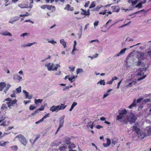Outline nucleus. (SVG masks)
I'll use <instances>...</instances> for the list:
<instances>
[{
  "instance_id": "nucleus-1",
  "label": "nucleus",
  "mask_w": 151,
  "mask_h": 151,
  "mask_svg": "<svg viewBox=\"0 0 151 151\" xmlns=\"http://www.w3.org/2000/svg\"><path fill=\"white\" fill-rule=\"evenodd\" d=\"M133 130L135 131L138 134V137L139 138L142 139L146 136V134L144 132H141L140 129L138 128L136 126V124L133 126Z\"/></svg>"
},
{
  "instance_id": "nucleus-2",
  "label": "nucleus",
  "mask_w": 151,
  "mask_h": 151,
  "mask_svg": "<svg viewBox=\"0 0 151 151\" xmlns=\"http://www.w3.org/2000/svg\"><path fill=\"white\" fill-rule=\"evenodd\" d=\"M118 112L119 115L117 116L116 120H119L120 121H124V115L127 113V111L124 109V110H119Z\"/></svg>"
},
{
  "instance_id": "nucleus-3",
  "label": "nucleus",
  "mask_w": 151,
  "mask_h": 151,
  "mask_svg": "<svg viewBox=\"0 0 151 151\" xmlns=\"http://www.w3.org/2000/svg\"><path fill=\"white\" fill-rule=\"evenodd\" d=\"M66 106L62 104L57 106L53 105L50 108V110L53 112L55 111L57 112L60 110L64 109L66 107Z\"/></svg>"
},
{
  "instance_id": "nucleus-4",
  "label": "nucleus",
  "mask_w": 151,
  "mask_h": 151,
  "mask_svg": "<svg viewBox=\"0 0 151 151\" xmlns=\"http://www.w3.org/2000/svg\"><path fill=\"white\" fill-rule=\"evenodd\" d=\"M136 119L137 118L135 116L134 114L133 113L131 112L129 113V115L127 117V119H124V121H127L131 123H132L135 122Z\"/></svg>"
},
{
  "instance_id": "nucleus-5",
  "label": "nucleus",
  "mask_w": 151,
  "mask_h": 151,
  "mask_svg": "<svg viewBox=\"0 0 151 151\" xmlns=\"http://www.w3.org/2000/svg\"><path fill=\"white\" fill-rule=\"evenodd\" d=\"M15 138H18L20 142L24 146L27 144V141L24 136L22 134H19Z\"/></svg>"
},
{
  "instance_id": "nucleus-6",
  "label": "nucleus",
  "mask_w": 151,
  "mask_h": 151,
  "mask_svg": "<svg viewBox=\"0 0 151 151\" xmlns=\"http://www.w3.org/2000/svg\"><path fill=\"white\" fill-rule=\"evenodd\" d=\"M17 100L14 99L13 100H12L10 102H8L6 103V104L8 105V107L9 109L12 108V107L14 106V104L17 103Z\"/></svg>"
},
{
  "instance_id": "nucleus-7",
  "label": "nucleus",
  "mask_w": 151,
  "mask_h": 151,
  "mask_svg": "<svg viewBox=\"0 0 151 151\" xmlns=\"http://www.w3.org/2000/svg\"><path fill=\"white\" fill-rule=\"evenodd\" d=\"M144 68H140L137 70V76H142L144 75L145 72L146 70H144Z\"/></svg>"
},
{
  "instance_id": "nucleus-8",
  "label": "nucleus",
  "mask_w": 151,
  "mask_h": 151,
  "mask_svg": "<svg viewBox=\"0 0 151 151\" xmlns=\"http://www.w3.org/2000/svg\"><path fill=\"white\" fill-rule=\"evenodd\" d=\"M54 65H55L53 63H52L51 64L50 63H48L45 65V66L47 67V70L49 71L55 70H53L54 68H53Z\"/></svg>"
},
{
  "instance_id": "nucleus-9",
  "label": "nucleus",
  "mask_w": 151,
  "mask_h": 151,
  "mask_svg": "<svg viewBox=\"0 0 151 151\" xmlns=\"http://www.w3.org/2000/svg\"><path fill=\"white\" fill-rule=\"evenodd\" d=\"M136 56L138 60H144V53L142 52H138Z\"/></svg>"
},
{
  "instance_id": "nucleus-10",
  "label": "nucleus",
  "mask_w": 151,
  "mask_h": 151,
  "mask_svg": "<svg viewBox=\"0 0 151 151\" xmlns=\"http://www.w3.org/2000/svg\"><path fill=\"white\" fill-rule=\"evenodd\" d=\"M65 117V115H63L62 117H60L59 119V125L58 127V129H60L63 126L64 123V119Z\"/></svg>"
},
{
  "instance_id": "nucleus-11",
  "label": "nucleus",
  "mask_w": 151,
  "mask_h": 151,
  "mask_svg": "<svg viewBox=\"0 0 151 151\" xmlns=\"http://www.w3.org/2000/svg\"><path fill=\"white\" fill-rule=\"evenodd\" d=\"M141 60H138V61L135 62V63H137L136 65L142 67H143L145 65V63L144 62L142 61Z\"/></svg>"
},
{
  "instance_id": "nucleus-12",
  "label": "nucleus",
  "mask_w": 151,
  "mask_h": 151,
  "mask_svg": "<svg viewBox=\"0 0 151 151\" xmlns=\"http://www.w3.org/2000/svg\"><path fill=\"white\" fill-rule=\"evenodd\" d=\"M81 10L82 11V12L81 13V14H83L85 15H89L90 14V10L89 9L87 10V11H86L84 9H81Z\"/></svg>"
},
{
  "instance_id": "nucleus-13",
  "label": "nucleus",
  "mask_w": 151,
  "mask_h": 151,
  "mask_svg": "<svg viewBox=\"0 0 151 151\" xmlns=\"http://www.w3.org/2000/svg\"><path fill=\"white\" fill-rule=\"evenodd\" d=\"M13 78L14 80H17L19 82H20L22 79V78L18 74H15Z\"/></svg>"
},
{
  "instance_id": "nucleus-14",
  "label": "nucleus",
  "mask_w": 151,
  "mask_h": 151,
  "mask_svg": "<svg viewBox=\"0 0 151 151\" xmlns=\"http://www.w3.org/2000/svg\"><path fill=\"white\" fill-rule=\"evenodd\" d=\"M127 50L126 48H124L122 50L120 51L118 54H115L114 55V57H119L122 54L125 52V51Z\"/></svg>"
},
{
  "instance_id": "nucleus-15",
  "label": "nucleus",
  "mask_w": 151,
  "mask_h": 151,
  "mask_svg": "<svg viewBox=\"0 0 151 151\" xmlns=\"http://www.w3.org/2000/svg\"><path fill=\"white\" fill-rule=\"evenodd\" d=\"M6 86V84L4 82L0 83V91H2L4 88Z\"/></svg>"
},
{
  "instance_id": "nucleus-16",
  "label": "nucleus",
  "mask_w": 151,
  "mask_h": 151,
  "mask_svg": "<svg viewBox=\"0 0 151 151\" xmlns=\"http://www.w3.org/2000/svg\"><path fill=\"white\" fill-rule=\"evenodd\" d=\"M23 92L25 94L26 98L29 99H31L32 98V96L31 95L29 96L28 93L25 90H23Z\"/></svg>"
},
{
  "instance_id": "nucleus-17",
  "label": "nucleus",
  "mask_w": 151,
  "mask_h": 151,
  "mask_svg": "<svg viewBox=\"0 0 151 151\" xmlns=\"http://www.w3.org/2000/svg\"><path fill=\"white\" fill-rule=\"evenodd\" d=\"M112 9L113 10V12H119L120 8L117 6H113L111 7Z\"/></svg>"
},
{
  "instance_id": "nucleus-18",
  "label": "nucleus",
  "mask_w": 151,
  "mask_h": 151,
  "mask_svg": "<svg viewBox=\"0 0 151 151\" xmlns=\"http://www.w3.org/2000/svg\"><path fill=\"white\" fill-rule=\"evenodd\" d=\"M21 92V87L19 86L18 88H17L15 90L12 91V92L15 93L16 94H18Z\"/></svg>"
},
{
  "instance_id": "nucleus-19",
  "label": "nucleus",
  "mask_w": 151,
  "mask_h": 151,
  "mask_svg": "<svg viewBox=\"0 0 151 151\" xmlns=\"http://www.w3.org/2000/svg\"><path fill=\"white\" fill-rule=\"evenodd\" d=\"M137 105L136 99L134 100L133 103L129 106V108L132 109L133 107H134Z\"/></svg>"
},
{
  "instance_id": "nucleus-20",
  "label": "nucleus",
  "mask_w": 151,
  "mask_h": 151,
  "mask_svg": "<svg viewBox=\"0 0 151 151\" xmlns=\"http://www.w3.org/2000/svg\"><path fill=\"white\" fill-rule=\"evenodd\" d=\"M1 34L2 35H5V36L8 35V36H12V35L9 32H8L7 31H6L3 32Z\"/></svg>"
},
{
  "instance_id": "nucleus-21",
  "label": "nucleus",
  "mask_w": 151,
  "mask_h": 151,
  "mask_svg": "<svg viewBox=\"0 0 151 151\" xmlns=\"http://www.w3.org/2000/svg\"><path fill=\"white\" fill-rule=\"evenodd\" d=\"M60 43L63 46L64 48L66 47V42H64V40L62 39L60 40Z\"/></svg>"
},
{
  "instance_id": "nucleus-22",
  "label": "nucleus",
  "mask_w": 151,
  "mask_h": 151,
  "mask_svg": "<svg viewBox=\"0 0 151 151\" xmlns=\"http://www.w3.org/2000/svg\"><path fill=\"white\" fill-rule=\"evenodd\" d=\"M36 43V42H33L32 43H29L27 44H23V45H21V47H28V46H30L31 45H33Z\"/></svg>"
},
{
  "instance_id": "nucleus-23",
  "label": "nucleus",
  "mask_w": 151,
  "mask_h": 151,
  "mask_svg": "<svg viewBox=\"0 0 151 151\" xmlns=\"http://www.w3.org/2000/svg\"><path fill=\"white\" fill-rule=\"evenodd\" d=\"M65 143L68 145H69L70 144V138L69 137H67L65 138Z\"/></svg>"
},
{
  "instance_id": "nucleus-24",
  "label": "nucleus",
  "mask_w": 151,
  "mask_h": 151,
  "mask_svg": "<svg viewBox=\"0 0 151 151\" xmlns=\"http://www.w3.org/2000/svg\"><path fill=\"white\" fill-rule=\"evenodd\" d=\"M6 88L5 89L4 91V92L5 93H6V92L9 89V88L11 86V85H10L9 84H7L6 85Z\"/></svg>"
},
{
  "instance_id": "nucleus-25",
  "label": "nucleus",
  "mask_w": 151,
  "mask_h": 151,
  "mask_svg": "<svg viewBox=\"0 0 151 151\" xmlns=\"http://www.w3.org/2000/svg\"><path fill=\"white\" fill-rule=\"evenodd\" d=\"M42 99H35V100H34V102H35V103L36 104V105H37L38 103H41L42 101Z\"/></svg>"
},
{
  "instance_id": "nucleus-26",
  "label": "nucleus",
  "mask_w": 151,
  "mask_h": 151,
  "mask_svg": "<svg viewBox=\"0 0 151 151\" xmlns=\"http://www.w3.org/2000/svg\"><path fill=\"white\" fill-rule=\"evenodd\" d=\"M70 6L69 4H68L66 5L65 7L64 8V9H67L68 11H72L73 10V9H70Z\"/></svg>"
},
{
  "instance_id": "nucleus-27",
  "label": "nucleus",
  "mask_w": 151,
  "mask_h": 151,
  "mask_svg": "<svg viewBox=\"0 0 151 151\" xmlns=\"http://www.w3.org/2000/svg\"><path fill=\"white\" fill-rule=\"evenodd\" d=\"M46 8L49 10L51 9L52 8H54V11H55V6H52V5L49 6L48 5H47V7ZM53 11H54V10H52V12H53Z\"/></svg>"
},
{
  "instance_id": "nucleus-28",
  "label": "nucleus",
  "mask_w": 151,
  "mask_h": 151,
  "mask_svg": "<svg viewBox=\"0 0 151 151\" xmlns=\"http://www.w3.org/2000/svg\"><path fill=\"white\" fill-rule=\"evenodd\" d=\"M26 6H24V5L22 4H20L18 5V6L22 9L24 8H28L27 5H26Z\"/></svg>"
},
{
  "instance_id": "nucleus-29",
  "label": "nucleus",
  "mask_w": 151,
  "mask_h": 151,
  "mask_svg": "<svg viewBox=\"0 0 151 151\" xmlns=\"http://www.w3.org/2000/svg\"><path fill=\"white\" fill-rule=\"evenodd\" d=\"M84 71L83 70V69L82 68H78L76 70V73L77 74H78L79 73H83V72Z\"/></svg>"
},
{
  "instance_id": "nucleus-30",
  "label": "nucleus",
  "mask_w": 151,
  "mask_h": 151,
  "mask_svg": "<svg viewBox=\"0 0 151 151\" xmlns=\"http://www.w3.org/2000/svg\"><path fill=\"white\" fill-rule=\"evenodd\" d=\"M142 5L140 2H139L135 6L136 8L138 7L139 9L141 8L142 7Z\"/></svg>"
},
{
  "instance_id": "nucleus-31",
  "label": "nucleus",
  "mask_w": 151,
  "mask_h": 151,
  "mask_svg": "<svg viewBox=\"0 0 151 151\" xmlns=\"http://www.w3.org/2000/svg\"><path fill=\"white\" fill-rule=\"evenodd\" d=\"M117 142V139L116 138H114L112 139V143L115 145Z\"/></svg>"
},
{
  "instance_id": "nucleus-32",
  "label": "nucleus",
  "mask_w": 151,
  "mask_h": 151,
  "mask_svg": "<svg viewBox=\"0 0 151 151\" xmlns=\"http://www.w3.org/2000/svg\"><path fill=\"white\" fill-rule=\"evenodd\" d=\"M42 109H37L36 111H35V113L37 114L38 113L39 111L44 110V106H42Z\"/></svg>"
},
{
  "instance_id": "nucleus-33",
  "label": "nucleus",
  "mask_w": 151,
  "mask_h": 151,
  "mask_svg": "<svg viewBox=\"0 0 151 151\" xmlns=\"http://www.w3.org/2000/svg\"><path fill=\"white\" fill-rule=\"evenodd\" d=\"M75 77L74 76H73L71 77L68 78V79L69 81H70V83H72L73 81L72 80L75 78Z\"/></svg>"
},
{
  "instance_id": "nucleus-34",
  "label": "nucleus",
  "mask_w": 151,
  "mask_h": 151,
  "mask_svg": "<svg viewBox=\"0 0 151 151\" xmlns=\"http://www.w3.org/2000/svg\"><path fill=\"white\" fill-rule=\"evenodd\" d=\"M102 7L103 6L101 5L97 6L94 8V10L96 11H98L101 7Z\"/></svg>"
},
{
  "instance_id": "nucleus-35",
  "label": "nucleus",
  "mask_w": 151,
  "mask_h": 151,
  "mask_svg": "<svg viewBox=\"0 0 151 151\" xmlns=\"http://www.w3.org/2000/svg\"><path fill=\"white\" fill-rule=\"evenodd\" d=\"M96 6V5L95 4V2L94 1H93L91 5H90L89 8L91 9L93 8L94 7Z\"/></svg>"
},
{
  "instance_id": "nucleus-36",
  "label": "nucleus",
  "mask_w": 151,
  "mask_h": 151,
  "mask_svg": "<svg viewBox=\"0 0 151 151\" xmlns=\"http://www.w3.org/2000/svg\"><path fill=\"white\" fill-rule=\"evenodd\" d=\"M11 148L14 151H16L18 149V147L17 145H14L11 147Z\"/></svg>"
},
{
  "instance_id": "nucleus-37",
  "label": "nucleus",
  "mask_w": 151,
  "mask_h": 151,
  "mask_svg": "<svg viewBox=\"0 0 151 151\" xmlns=\"http://www.w3.org/2000/svg\"><path fill=\"white\" fill-rule=\"evenodd\" d=\"M8 108L6 106V105L5 104H2V106L1 107V109L4 110L5 109H7Z\"/></svg>"
},
{
  "instance_id": "nucleus-38",
  "label": "nucleus",
  "mask_w": 151,
  "mask_h": 151,
  "mask_svg": "<svg viewBox=\"0 0 151 151\" xmlns=\"http://www.w3.org/2000/svg\"><path fill=\"white\" fill-rule=\"evenodd\" d=\"M136 82H130L127 85V86L129 87H131L133 85H134L135 84Z\"/></svg>"
},
{
  "instance_id": "nucleus-39",
  "label": "nucleus",
  "mask_w": 151,
  "mask_h": 151,
  "mask_svg": "<svg viewBox=\"0 0 151 151\" xmlns=\"http://www.w3.org/2000/svg\"><path fill=\"white\" fill-rule=\"evenodd\" d=\"M75 147V145L74 144H71L68 146V147L70 149L74 148Z\"/></svg>"
},
{
  "instance_id": "nucleus-40",
  "label": "nucleus",
  "mask_w": 151,
  "mask_h": 151,
  "mask_svg": "<svg viewBox=\"0 0 151 151\" xmlns=\"http://www.w3.org/2000/svg\"><path fill=\"white\" fill-rule=\"evenodd\" d=\"M66 147L65 146H63L59 147V150L60 151H63L65 149Z\"/></svg>"
},
{
  "instance_id": "nucleus-41",
  "label": "nucleus",
  "mask_w": 151,
  "mask_h": 151,
  "mask_svg": "<svg viewBox=\"0 0 151 151\" xmlns=\"http://www.w3.org/2000/svg\"><path fill=\"white\" fill-rule=\"evenodd\" d=\"M60 66L59 64H56L55 65V67L53 68V70H55V71H57L58 67H60Z\"/></svg>"
},
{
  "instance_id": "nucleus-42",
  "label": "nucleus",
  "mask_w": 151,
  "mask_h": 151,
  "mask_svg": "<svg viewBox=\"0 0 151 151\" xmlns=\"http://www.w3.org/2000/svg\"><path fill=\"white\" fill-rule=\"evenodd\" d=\"M29 15V14L27 12H26V14H20L19 16L21 17H24L25 16H28Z\"/></svg>"
},
{
  "instance_id": "nucleus-43",
  "label": "nucleus",
  "mask_w": 151,
  "mask_h": 151,
  "mask_svg": "<svg viewBox=\"0 0 151 151\" xmlns=\"http://www.w3.org/2000/svg\"><path fill=\"white\" fill-rule=\"evenodd\" d=\"M139 0H135L134 1L133 0V2H132V6H134L136 4Z\"/></svg>"
},
{
  "instance_id": "nucleus-44",
  "label": "nucleus",
  "mask_w": 151,
  "mask_h": 151,
  "mask_svg": "<svg viewBox=\"0 0 151 151\" xmlns=\"http://www.w3.org/2000/svg\"><path fill=\"white\" fill-rule=\"evenodd\" d=\"M50 114L48 113L45 115L42 118L44 120V119H46L48 117H49Z\"/></svg>"
},
{
  "instance_id": "nucleus-45",
  "label": "nucleus",
  "mask_w": 151,
  "mask_h": 151,
  "mask_svg": "<svg viewBox=\"0 0 151 151\" xmlns=\"http://www.w3.org/2000/svg\"><path fill=\"white\" fill-rule=\"evenodd\" d=\"M36 108V106H34L33 105H31L29 106V109L31 110H32Z\"/></svg>"
},
{
  "instance_id": "nucleus-46",
  "label": "nucleus",
  "mask_w": 151,
  "mask_h": 151,
  "mask_svg": "<svg viewBox=\"0 0 151 151\" xmlns=\"http://www.w3.org/2000/svg\"><path fill=\"white\" fill-rule=\"evenodd\" d=\"M112 21V20L111 19H109L105 24V25L104 26V27H107V26L108 25V24L110 23Z\"/></svg>"
},
{
  "instance_id": "nucleus-47",
  "label": "nucleus",
  "mask_w": 151,
  "mask_h": 151,
  "mask_svg": "<svg viewBox=\"0 0 151 151\" xmlns=\"http://www.w3.org/2000/svg\"><path fill=\"white\" fill-rule=\"evenodd\" d=\"M106 143L107 144V145H108L109 146L111 144V140L110 139H109V138L107 139Z\"/></svg>"
},
{
  "instance_id": "nucleus-48",
  "label": "nucleus",
  "mask_w": 151,
  "mask_h": 151,
  "mask_svg": "<svg viewBox=\"0 0 151 151\" xmlns=\"http://www.w3.org/2000/svg\"><path fill=\"white\" fill-rule=\"evenodd\" d=\"M6 121H4L0 125L1 126H7L9 125V124H6Z\"/></svg>"
},
{
  "instance_id": "nucleus-49",
  "label": "nucleus",
  "mask_w": 151,
  "mask_h": 151,
  "mask_svg": "<svg viewBox=\"0 0 151 151\" xmlns=\"http://www.w3.org/2000/svg\"><path fill=\"white\" fill-rule=\"evenodd\" d=\"M48 42L49 43H51L53 45H54L56 43V41H54V40H50L49 41H48Z\"/></svg>"
},
{
  "instance_id": "nucleus-50",
  "label": "nucleus",
  "mask_w": 151,
  "mask_h": 151,
  "mask_svg": "<svg viewBox=\"0 0 151 151\" xmlns=\"http://www.w3.org/2000/svg\"><path fill=\"white\" fill-rule=\"evenodd\" d=\"M104 82V80H102L101 79L99 82L97 83V84H100L101 85H102L103 83Z\"/></svg>"
},
{
  "instance_id": "nucleus-51",
  "label": "nucleus",
  "mask_w": 151,
  "mask_h": 151,
  "mask_svg": "<svg viewBox=\"0 0 151 151\" xmlns=\"http://www.w3.org/2000/svg\"><path fill=\"white\" fill-rule=\"evenodd\" d=\"M43 121V119L42 118L41 119H40L38 121L36 122H35V124H38L41 122H42Z\"/></svg>"
},
{
  "instance_id": "nucleus-52",
  "label": "nucleus",
  "mask_w": 151,
  "mask_h": 151,
  "mask_svg": "<svg viewBox=\"0 0 151 151\" xmlns=\"http://www.w3.org/2000/svg\"><path fill=\"white\" fill-rule=\"evenodd\" d=\"M69 86H67L63 88V91H65L67 90H69Z\"/></svg>"
},
{
  "instance_id": "nucleus-53",
  "label": "nucleus",
  "mask_w": 151,
  "mask_h": 151,
  "mask_svg": "<svg viewBox=\"0 0 151 151\" xmlns=\"http://www.w3.org/2000/svg\"><path fill=\"white\" fill-rule=\"evenodd\" d=\"M148 133L149 135L151 134V127L149 128L147 130Z\"/></svg>"
},
{
  "instance_id": "nucleus-54",
  "label": "nucleus",
  "mask_w": 151,
  "mask_h": 151,
  "mask_svg": "<svg viewBox=\"0 0 151 151\" xmlns=\"http://www.w3.org/2000/svg\"><path fill=\"white\" fill-rule=\"evenodd\" d=\"M13 94H12L10 95L11 97L12 98H13V97L15 98L16 97V94H15L16 93H14V92H13Z\"/></svg>"
},
{
  "instance_id": "nucleus-55",
  "label": "nucleus",
  "mask_w": 151,
  "mask_h": 151,
  "mask_svg": "<svg viewBox=\"0 0 151 151\" xmlns=\"http://www.w3.org/2000/svg\"><path fill=\"white\" fill-rule=\"evenodd\" d=\"M5 119V117L2 116L0 118V123L3 121Z\"/></svg>"
},
{
  "instance_id": "nucleus-56",
  "label": "nucleus",
  "mask_w": 151,
  "mask_h": 151,
  "mask_svg": "<svg viewBox=\"0 0 151 151\" xmlns=\"http://www.w3.org/2000/svg\"><path fill=\"white\" fill-rule=\"evenodd\" d=\"M142 98H139L138 99L137 101L136 100V103L139 102L140 101L142 100Z\"/></svg>"
},
{
  "instance_id": "nucleus-57",
  "label": "nucleus",
  "mask_w": 151,
  "mask_h": 151,
  "mask_svg": "<svg viewBox=\"0 0 151 151\" xmlns=\"http://www.w3.org/2000/svg\"><path fill=\"white\" fill-rule=\"evenodd\" d=\"M90 3L89 1H87L85 4L84 6L86 7H87L88 6V5Z\"/></svg>"
},
{
  "instance_id": "nucleus-58",
  "label": "nucleus",
  "mask_w": 151,
  "mask_h": 151,
  "mask_svg": "<svg viewBox=\"0 0 151 151\" xmlns=\"http://www.w3.org/2000/svg\"><path fill=\"white\" fill-rule=\"evenodd\" d=\"M19 19V17H14L13 18V20H14V21H16L18 20Z\"/></svg>"
},
{
  "instance_id": "nucleus-59",
  "label": "nucleus",
  "mask_w": 151,
  "mask_h": 151,
  "mask_svg": "<svg viewBox=\"0 0 151 151\" xmlns=\"http://www.w3.org/2000/svg\"><path fill=\"white\" fill-rule=\"evenodd\" d=\"M147 55L148 57H151V51H149L147 52Z\"/></svg>"
},
{
  "instance_id": "nucleus-60",
  "label": "nucleus",
  "mask_w": 151,
  "mask_h": 151,
  "mask_svg": "<svg viewBox=\"0 0 151 151\" xmlns=\"http://www.w3.org/2000/svg\"><path fill=\"white\" fill-rule=\"evenodd\" d=\"M12 100V99L10 98H8L6 99L4 101H8L9 102H10V101H11Z\"/></svg>"
},
{
  "instance_id": "nucleus-61",
  "label": "nucleus",
  "mask_w": 151,
  "mask_h": 151,
  "mask_svg": "<svg viewBox=\"0 0 151 151\" xmlns=\"http://www.w3.org/2000/svg\"><path fill=\"white\" fill-rule=\"evenodd\" d=\"M151 100L150 99H145L144 100V101L145 102H147L150 101Z\"/></svg>"
},
{
  "instance_id": "nucleus-62",
  "label": "nucleus",
  "mask_w": 151,
  "mask_h": 151,
  "mask_svg": "<svg viewBox=\"0 0 151 151\" xmlns=\"http://www.w3.org/2000/svg\"><path fill=\"white\" fill-rule=\"evenodd\" d=\"M47 7V5H44L43 6H42L41 7V8L42 9H45Z\"/></svg>"
},
{
  "instance_id": "nucleus-63",
  "label": "nucleus",
  "mask_w": 151,
  "mask_h": 151,
  "mask_svg": "<svg viewBox=\"0 0 151 151\" xmlns=\"http://www.w3.org/2000/svg\"><path fill=\"white\" fill-rule=\"evenodd\" d=\"M77 104V103L76 102H74L72 104L71 106L74 108V107Z\"/></svg>"
},
{
  "instance_id": "nucleus-64",
  "label": "nucleus",
  "mask_w": 151,
  "mask_h": 151,
  "mask_svg": "<svg viewBox=\"0 0 151 151\" xmlns=\"http://www.w3.org/2000/svg\"><path fill=\"white\" fill-rule=\"evenodd\" d=\"M99 22L98 20H97L93 24L94 26H97L98 25Z\"/></svg>"
}]
</instances>
